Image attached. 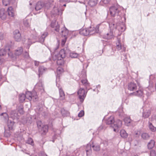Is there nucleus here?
<instances>
[{"instance_id":"nucleus-1","label":"nucleus","mask_w":156,"mask_h":156,"mask_svg":"<svg viewBox=\"0 0 156 156\" xmlns=\"http://www.w3.org/2000/svg\"><path fill=\"white\" fill-rule=\"evenodd\" d=\"M109 10L111 16L116 17L117 20L121 19L125 15V11L123 9L119 6H112L109 8Z\"/></svg>"},{"instance_id":"nucleus-2","label":"nucleus","mask_w":156,"mask_h":156,"mask_svg":"<svg viewBox=\"0 0 156 156\" xmlns=\"http://www.w3.org/2000/svg\"><path fill=\"white\" fill-rule=\"evenodd\" d=\"M77 93L80 101L81 103H83L86 96L87 91L85 92L84 88H80L78 90Z\"/></svg>"},{"instance_id":"nucleus-3","label":"nucleus","mask_w":156,"mask_h":156,"mask_svg":"<svg viewBox=\"0 0 156 156\" xmlns=\"http://www.w3.org/2000/svg\"><path fill=\"white\" fill-rule=\"evenodd\" d=\"M138 86L139 87L138 90L135 92L131 93V94L134 96H137L139 97H141L144 95L143 89L140 87V84L137 80H136Z\"/></svg>"},{"instance_id":"nucleus-4","label":"nucleus","mask_w":156,"mask_h":156,"mask_svg":"<svg viewBox=\"0 0 156 156\" xmlns=\"http://www.w3.org/2000/svg\"><path fill=\"white\" fill-rule=\"evenodd\" d=\"M25 95L26 98L30 101L33 98H35L36 99L37 98V94L36 92L33 91L32 93L30 92L27 91L26 92Z\"/></svg>"},{"instance_id":"nucleus-5","label":"nucleus","mask_w":156,"mask_h":156,"mask_svg":"<svg viewBox=\"0 0 156 156\" xmlns=\"http://www.w3.org/2000/svg\"><path fill=\"white\" fill-rule=\"evenodd\" d=\"M112 127L114 129V131L115 132L118 131V129L121 127L122 126V122L121 120L117 119L115 122Z\"/></svg>"},{"instance_id":"nucleus-6","label":"nucleus","mask_w":156,"mask_h":156,"mask_svg":"<svg viewBox=\"0 0 156 156\" xmlns=\"http://www.w3.org/2000/svg\"><path fill=\"white\" fill-rule=\"evenodd\" d=\"M116 49L118 51L122 50L123 51H125L126 48L124 47L123 44L121 43L120 40L119 39H118V40L116 43Z\"/></svg>"},{"instance_id":"nucleus-7","label":"nucleus","mask_w":156,"mask_h":156,"mask_svg":"<svg viewBox=\"0 0 156 156\" xmlns=\"http://www.w3.org/2000/svg\"><path fill=\"white\" fill-rule=\"evenodd\" d=\"M14 37L15 40L17 41H20L21 39V34L18 30H15L13 32Z\"/></svg>"},{"instance_id":"nucleus-8","label":"nucleus","mask_w":156,"mask_h":156,"mask_svg":"<svg viewBox=\"0 0 156 156\" xmlns=\"http://www.w3.org/2000/svg\"><path fill=\"white\" fill-rule=\"evenodd\" d=\"M51 27L53 28V30L56 32H59L60 26L58 24V22L56 23L55 21H52L51 24Z\"/></svg>"},{"instance_id":"nucleus-9","label":"nucleus","mask_w":156,"mask_h":156,"mask_svg":"<svg viewBox=\"0 0 156 156\" xmlns=\"http://www.w3.org/2000/svg\"><path fill=\"white\" fill-rule=\"evenodd\" d=\"M136 84L133 82H130L128 84V89L130 91H134L136 90Z\"/></svg>"},{"instance_id":"nucleus-10","label":"nucleus","mask_w":156,"mask_h":156,"mask_svg":"<svg viewBox=\"0 0 156 156\" xmlns=\"http://www.w3.org/2000/svg\"><path fill=\"white\" fill-rule=\"evenodd\" d=\"M151 114V111L149 109H145L143 108L142 117L144 119L148 118Z\"/></svg>"},{"instance_id":"nucleus-11","label":"nucleus","mask_w":156,"mask_h":156,"mask_svg":"<svg viewBox=\"0 0 156 156\" xmlns=\"http://www.w3.org/2000/svg\"><path fill=\"white\" fill-rule=\"evenodd\" d=\"M45 4L43 2L41 1L38 2L36 5L35 9L36 11H38L44 7Z\"/></svg>"},{"instance_id":"nucleus-12","label":"nucleus","mask_w":156,"mask_h":156,"mask_svg":"<svg viewBox=\"0 0 156 156\" xmlns=\"http://www.w3.org/2000/svg\"><path fill=\"white\" fill-rule=\"evenodd\" d=\"M61 33L62 37H67L69 30L65 26L61 28Z\"/></svg>"},{"instance_id":"nucleus-13","label":"nucleus","mask_w":156,"mask_h":156,"mask_svg":"<svg viewBox=\"0 0 156 156\" xmlns=\"http://www.w3.org/2000/svg\"><path fill=\"white\" fill-rule=\"evenodd\" d=\"M23 49L22 47H18L14 51V55L16 56L20 55L23 53Z\"/></svg>"},{"instance_id":"nucleus-14","label":"nucleus","mask_w":156,"mask_h":156,"mask_svg":"<svg viewBox=\"0 0 156 156\" xmlns=\"http://www.w3.org/2000/svg\"><path fill=\"white\" fill-rule=\"evenodd\" d=\"M9 50V48L8 47H5V48H2L0 49V56H4L7 52Z\"/></svg>"},{"instance_id":"nucleus-15","label":"nucleus","mask_w":156,"mask_h":156,"mask_svg":"<svg viewBox=\"0 0 156 156\" xmlns=\"http://www.w3.org/2000/svg\"><path fill=\"white\" fill-rule=\"evenodd\" d=\"M84 77L81 80V82L83 85L86 87L87 89V87L89 86V83H88L87 80L86 78V76L85 75H84Z\"/></svg>"},{"instance_id":"nucleus-16","label":"nucleus","mask_w":156,"mask_h":156,"mask_svg":"<svg viewBox=\"0 0 156 156\" xmlns=\"http://www.w3.org/2000/svg\"><path fill=\"white\" fill-rule=\"evenodd\" d=\"M55 57H61L62 58H65L66 57V53L65 50L64 49L61 50L59 53L57 55H55Z\"/></svg>"},{"instance_id":"nucleus-17","label":"nucleus","mask_w":156,"mask_h":156,"mask_svg":"<svg viewBox=\"0 0 156 156\" xmlns=\"http://www.w3.org/2000/svg\"><path fill=\"white\" fill-rule=\"evenodd\" d=\"M6 17L4 9L2 8L0 9V17L2 20H5Z\"/></svg>"},{"instance_id":"nucleus-18","label":"nucleus","mask_w":156,"mask_h":156,"mask_svg":"<svg viewBox=\"0 0 156 156\" xmlns=\"http://www.w3.org/2000/svg\"><path fill=\"white\" fill-rule=\"evenodd\" d=\"M48 33L45 32H44L41 35V36L39 39V42L41 43L44 42L45 38L48 36Z\"/></svg>"},{"instance_id":"nucleus-19","label":"nucleus","mask_w":156,"mask_h":156,"mask_svg":"<svg viewBox=\"0 0 156 156\" xmlns=\"http://www.w3.org/2000/svg\"><path fill=\"white\" fill-rule=\"evenodd\" d=\"M106 124L108 125H112L111 126L112 127V125L113 124H112V123L114 122V118L113 116H111L109 118H108L106 120Z\"/></svg>"},{"instance_id":"nucleus-20","label":"nucleus","mask_w":156,"mask_h":156,"mask_svg":"<svg viewBox=\"0 0 156 156\" xmlns=\"http://www.w3.org/2000/svg\"><path fill=\"white\" fill-rule=\"evenodd\" d=\"M46 68H45L43 66H40L39 67L38 69V72L39 73V77H40L43 74L44 72L46 70Z\"/></svg>"},{"instance_id":"nucleus-21","label":"nucleus","mask_w":156,"mask_h":156,"mask_svg":"<svg viewBox=\"0 0 156 156\" xmlns=\"http://www.w3.org/2000/svg\"><path fill=\"white\" fill-rule=\"evenodd\" d=\"M80 34L81 35L87 36L89 35V32L88 31V28L83 29L80 31Z\"/></svg>"},{"instance_id":"nucleus-22","label":"nucleus","mask_w":156,"mask_h":156,"mask_svg":"<svg viewBox=\"0 0 156 156\" xmlns=\"http://www.w3.org/2000/svg\"><path fill=\"white\" fill-rule=\"evenodd\" d=\"M114 35L112 32L110 31L108 33H107L104 35V38L107 39H111L113 38Z\"/></svg>"},{"instance_id":"nucleus-23","label":"nucleus","mask_w":156,"mask_h":156,"mask_svg":"<svg viewBox=\"0 0 156 156\" xmlns=\"http://www.w3.org/2000/svg\"><path fill=\"white\" fill-rule=\"evenodd\" d=\"M61 113L63 117H66L69 115V112L67 110H65L64 108H62L61 110Z\"/></svg>"},{"instance_id":"nucleus-24","label":"nucleus","mask_w":156,"mask_h":156,"mask_svg":"<svg viewBox=\"0 0 156 156\" xmlns=\"http://www.w3.org/2000/svg\"><path fill=\"white\" fill-rule=\"evenodd\" d=\"M7 11L9 16L11 17H13L14 16V10L12 7H9L7 9Z\"/></svg>"},{"instance_id":"nucleus-25","label":"nucleus","mask_w":156,"mask_h":156,"mask_svg":"<svg viewBox=\"0 0 156 156\" xmlns=\"http://www.w3.org/2000/svg\"><path fill=\"white\" fill-rule=\"evenodd\" d=\"M57 60V63L58 65H62L63 64V58L59 57H55Z\"/></svg>"},{"instance_id":"nucleus-26","label":"nucleus","mask_w":156,"mask_h":156,"mask_svg":"<svg viewBox=\"0 0 156 156\" xmlns=\"http://www.w3.org/2000/svg\"><path fill=\"white\" fill-rule=\"evenodd\" d=\"M59 94L60 99L62 100H63L65 98V94L62 88H59Z\"/></svg>"},{"instance_id":"nucleus-27","label":"nucleus","mask_w":156,"mask_h":156,"mask_svg":"<svg viewBox=\"0 0 156 156\" xmlns=\"http://www.w3.org/2000/svg\"><path fill=\"white\" fill-rule=\"evenodd\" d=\"M14 122L10 120H8L7 126L9 130L12 129Z\"/></svg>"},{"instance_id":"nucleus-28","label":"nucleus","mask_w":156,"mask_h":156,"mask_svg":"<svg viewBox=\"0 0 156 156\" xmlns=\"http://www.w3.org/2000/svg\"><path fill=\"white\" fill-rule=\"evenodd\" d=\"M155 141L154 140H151L147 144L148 148L149 149H151L154 146Z\"/></svg>"},{"instance_id":"nucleus-29","label":"nucleus","mask_w":156,"mask_h":156,"mask_svg":"<svg viewBox=\"0 0 156 156\" xmlns=\"http://www.w3.org/2000/svg\"><path fill=\"white\" fill-rule=\"evenodd\" d=\"M25 95L24 94H20L19 96V100L20 103L23 102L26 98Z\"/></svg>"},{"instance_id":"nucleus-30","label":"nucleus","mask_w":156,"mask_h":156,"mask_svg":"<svg viewBox=\"0 0 156 156\" xmlns=\"http://www.w3.org/2000/svg\"><path fill=\"white\" fill-rule=\"evenodd\" d=\"M97 3V0H90L88 4L89 5L92 7L95 6Z\"/></svg>"},{"instance_id":"nucleus-31","label":"nucleus","mask_w":156,"mask_h":156,"mask_svg":"<svg viewBox=\"0 0 156 156\" xmlns=\"http://www.w3.org/2000/svg\"><path fill=\"white\" fill-rule=\"evenodd\" d=\"M121 136L124 138H126L128 136V134L124 130H122L120 132Z\"/></svg>"},{"instance_id":"nucleus-32","label":"nucleus","mask_w":156,"mask_h":156,"mask_svg":"<svg viewBox=\"0 0 156 156\" xmlns=\"http://www.w3.org/2000/svg\"><path fill=\"white\" fill-rule=\"evenodd\" d=\"M131 121L130 118H126L124 119L125 124L127 126H129L130 125Z\"/></svg>"},{"instance_id":"nucleus-33","label":"nucleus","mask_w":156,"mask_h":156,"mask_svg":"<svg viewBox=\"0 0 156 156\" xmlns=\"http://www.w3.org/2000/svg\"><path fill=\"white\" fill-rule=\"evenodd\" d=\"M109 26L111 30H113L114 29H116L117 28V25L114 22H109Z\"/></svg>"},{"instance_id":"nucleus-34","label":"nucleus","mask_w":156,"mask_h":156,"mask_svg":"<svg viewBox=\"0 0 156 156\" xmlns=\"http://www.w3.org/2000/svg\"><path fill=\"white\" fill-rule=\"evenodd\" d=\"M88 31L89 32V34L91 35L97 32V30L96 28L94 27H90L88 28Z\"/></svg>"},{"instance_id":"nucleus-35","label":"nucleus","mask_w":156,"mask_h":156,"mask_svg":"<svg viewBox=\"0 0 156 156\" xmlns=\"http://www.w3.org/2000/svg\"><path fill=\"white\" fill-rule=\"evenodd\" d=\"M148 126L152 132H155L156 130V128L154 127L152 123L150 122H148Z\"/></svg>"},{"instance_id":"nucleus-36","label":"nucleus","mask_w":156,"mask_h":156,"mask_svg":"<svg viewBox=\"0 0 156 156\" xmlns=\"http://www.w3.org/2000/svg\"><path fill=\"white\" fill-rule=\"evenodd\" d=\"M142 138L144 140H147L149 139V135L147 133H142L141 135Z\"/></svg>"},{"instance_id":"nucleus-37","label":"nucleus","mask_w":156,"mask_h":156,"mask_svg":"<svg viewBox=\"0 0 156 156\" xmlns=\"http://www.w3.org/2000/svg\"><path fill=\"white\" fill-rule=\"evenodd\" d=\"M48 126L47 125H44L42 128V131L45 134L46 133L48 130Z\"/></svg>"},{"instance_id":"nucleus-38","label":"nucleus","mask_w":156,"mask_h":156,"mask_svg":"<svg viewBox=\"0 0 156 156\" xmlns=\"http://www.w3.org/2000/svg\"><path fill=\"white\" fill-rule=\"evenodd\" d=\"M1 116H3L4 120L5 121L9 120V116L7 113L5 112L2 113L1 114Z\"/></svg>"},{"instance_id":"nucleus-39","label":"nucleus","mask_w":156,"mask_h":156,"mask_svg":"<svg viewBox=\"0 0 156 156\" xmlns=\"http://www.w3.org/2000/svg\"><path fill=\"white\" fill-rule=\"evenodd\" d=\"M26 143L33 146L34 145V142L33 140L31 138H29L27 141Z\"/></svg>"},{"instance_id":"nucleus-40","label":"nucleus","mask_w":156,"mask_h":156,"mask_svg":"<svg viewBox=\"0 0 156 156\" xmlns=\"http://www.w3.org/2000/svg\"><path fill=\"white\" fill-rule=\"evenodd\" d=\"M78 56V54L74 52H71L70 53V56L72 58H76Z\"/></svg>"},{"instance_id":"nucleus-41","label":"nucleus","mask_w":156,"mask_h":156,"mask_svg":"<svg viewBox=\"0 0 156 156\" xmlns=\"http://www.w3.org/2000/svg\"><path fill=\"white\" fill-rule=\"evenodd\" d=\"M23 106H20L18 107V111L20 115H23L24 113Z\"/></svg>"},{"instance_id":"nucleus-42","label":"nucleus","mask_w":156,"mask_h":156,"mask_svg":"<svg viewBox=\"0 0 156 156\" xmlns=\"http://www.w3.org/2000/svg\"><path fill=\"white\" fill-rule=\"evenodd\" d=\"M86 152L87 155H88L89 154H90L91 152V147L90 146H88L87 147L86 149Z\"/></svg>"},{"instance_id":"nucleus-43","label":"nucleus","mask_w":156,"mask_h":156,"mask_svg":"<svg viewBox=\"0 0 156 156\" xmlns=\"http://www.w3.org/2000/svg\"><path fill=\"white\" fill-rule=\"evenodd\" d=\"M7 53L8 57L10 58H14V56H15L14 54H13V53L10 51V49L9 51H8Z\"/></svg>"},{"instance_id":"nucleus-44","label":"nucleus","mask_w":156,"mask_h":156,"mask_svg":"<svg viewBox=\"0 0 156 156\" xmlns=\"http://www.w3.org/2000/svg\"><path fill=\"white\" fill-rule=\"evenodd\" d=\"M11 0H2V3L3 5L6 6L9 5L11 2Z\"/></svg>"},{"instance_id":"nucleus-45","label":"nucleus","mask_w":156,"mask_h":156,"mask_svg":"<svg viewBox=\"0 0 156 156\" xmlns=\"http://www.w3.org/2000/svg\"><path fill=\"white\" fill-rule=\"evenodd\" d=\"M41 86L39 87L38 89L41 90L43 89V87H42V84L41 83H37L35 86V89H37L38 88V86Z\"/></svg>"},{"instance_id":"nucleus-46","label":"nucleus","mask_w":156,"mask_h":156,"mask_svg":"<svg viewBox=\"0 0 156 156\" xmlns=\"http://www.w3.org/2000/svg\"><path fill=\"white\" fill-rule=\"evenodd\" d=\"M23 57L25 59H28L30 58L29 53L25 51V53L23 54Z\"/></svg>"},{"instance_id":"nucleus-47","label":"nucleus","mask_w":156,"mask_h":156,"mask_svg":"<svg viewBox=\"0 0 156 156\" xmlns=\"http://www.w3.org/2000/svg\"><path fill=\"white\" fill-rule=\"evenodd\" d=\"M92 147L94 151H98L100 150V147L99 145H93Z\"/></svg>"},{"instance_id":"nucleus-48","label":"nucleus","mask_w":156,"mask_h":156,"mask_svg":"<svg viewBox=\"0 0 156 156\" xmlns=\"http://www.w3.org/2000/svg\"><path fill=\"white\" fill-rule=\"evenodd\" d=\"M156 152L153 150H152L150 151V156H156Z\"/></svg>"},{"instance_id":"nucleus-49","label":"nucleus","mask_w":156,"mask_h":156,"mask_svg":"<svg viewBox=\"0 0 156 156\" xmlns=\"http://www.w3.org/2000/svg\"><path fill=\"white\" fill-rule=\"evenodd\" d=\"M84 114V111L83 110H81L78 114L79 117H81L83 116Z\"/></svg>"},{"instance_id":"nucleus-50","label":"nucleus","mask_w":156,"mask_h":156,"mask_svg":"<svg viewBox=\"0 0 156 156\" xmlns=\"http://www.w3.org/2000/svg\"><path fill=\"white\" fill-rule=\"evenodd\" d=\"M35 41H32L30 39H29L28 40V43H27L28 45L29 46L28 48L30 47V45L31 44H32L33 43H35Z\"/></svg>"},{"instance_id":"nucleus-51","label":"nucleus","mask_w":156,"mask_h":156,"mask_svg":"<svg viewBox=\"0 0 156 156\" xmlns=\"http://www.w3.org/2000/svg\"><path fill=\"white\" fill-rule=\"evenodd\" d=\"M37 126L38 128L41 127L42 125V122L40 120H38L37 122Z\"/></svg>"},{"instance_id":"nucleus-52","label":"nucleus","mask_w":156,"mask_h":156,"mask_svg":"<svg viewBox=\"0 0 156 156\" xmlns=\"http://www.w3.org/2000/svg\"><path fill=\"white\" fill-rule=\"evenodd\" d=\"M64 39H62V42H61V45L62 46H63L64 45L66 42V39L67 38V37H64Z\"/></svg>"},{"instance_id":"nucleus-53","label":"nucleus","mask_w":156,"mask_h":156,"mask_svg":"<svg viewBox=\"0 0 156 156\" xmlns=\"http://www.w3.org/2000/svg\"><path fill=\"white\" fill-rule=\"evenodd\" d=\"M112 51V49L111 48H110L109 50L108 51V54L107 55L108 56H110L111 55H112L113 53V52Z\"/></svg>"},{"instance_id":"nucleus-54","label":"nucleus","mask_w":156,"mask_h":156,"mask_svg":"<svg viewBox=\"0 0 156 156\" xmlns=\"http://www.w3.org/2000/svg\"><path fill=\"white\" fill-rule=\"evenodd\" d=\"M111 0H101V2L105 4H108L109 3Z\"/></svg>"},{"instance_id":"nucleus-55","label":"nucleus","mask_w":156,"mask_h":156,"mask_svg":"<svg viewBox=\"0 0 156 156\" xmlns=\"http://www.w3.org/2000/svg\"><path fill=\"white\" fill-rule=\"evenodd\" d=\"M121 32H123L126 29L124 25H123L122 27H121Z\"/></svg>"},{"instance_id":"nucleus-56","label":"nucleus","mask_w":156,"mask_h":156,"mask_svg":"<svg viewBox=\"0 0 156 156\" xmlns=\"http://www.w3.org/2000/svg\"><path fill=\"white\" fill-rule=\"evenodd\" d=\"M71 0H59V2H69Z\"/></svg>"},{"instance_id":"nucleus-57","label":"nucleus","mask_w":156,"mask_h":156,"mask_svg":"<svg viewBox=\"0 0 156 156\" xmlns=\"http://www.w3.org/2000/svg\"><path fill=\"white\" fill-rule=\"evenodd\" d=\"M57 72H62L63 71L62 68L60 67H58L57 69Z\"/></svg>"},{"instance_id":"nucleus-58","label":"nucleus","mask_w":156,"mask_h":156,"mask_svg":"<svg viewBox=\"0 0 156 156\" xmlns=\"http://www.w3.org/2000/svg\"><path fill=\"white\" fill-rule=\"evenodd\" d=\"M39 62L35 61H34V65L35 66H37L39 65Z\"/></svg>"},{"instance_id":"nucleus-59","label":"nucleus","mask_w":156,"mask_h":156,"mask_svg":"<svg viewBox=\"0 0 156 156\" xmlns=\"http://www.w3.org/2000/svg\"><path fill=\"white\" fill-rule=\"evenodd\" d=\"M24 25L25 26H27L28 25V23L26 21H25V22L24 21Z\"/></svg>"},{"instance_id":"nucleus-60","label":"nucleus","mask_w":156,"mask_h":156,"mask_svg":"<svg viewBox=\"0 0 156 156\" xmlns=\"http://www.w3.org/2000/svg\"><path fill=\"white\" fill-rule=\"evenodd\" d=\"M57 86L58 88L59 89L60 88H62L61 87H60V85L59 84H58L57 83H56Z\"/></svg>"},{"instance_id":"nucleus-61","label":"nucleus","mask_w":156,"mask_h":156,"mask_svg":"<svg viewBox=\"0 0 156 156\" xmlns=\"http://www.w3.org/2000/svg\"><path fill=\"white\" fill-rule=\"evenodd\" d=\"M102 128V127H100L98 128V130H99L100 129H101Z\"/></svg>"},{"instance_id":"nucleus-62","label":"nucleus","mask_w":156,"mask_h":156,"mask_svg":"<svg viewBox=\"0 0 156 156\" xmlns=\"http://www.w3.org/2000/svg\"><path fill=\"white\" fill-rule=\"evenodd\" d=\"M3 38V37L1 36V37H0V40H2Z\"/></svg>"},{"instance_id":"nucleus-63","label":"nucleus","mask_w":156,"mask_h":156,"mask_svg":"<svg viewBox=\"0 0 156 156\" xmlns=\"http://www.w3.org/2000/svg\"><path fill=\"white\" fill-rule=\"evenodd\" d=\"M66 4H64V5H63V6H66Z\"/></svg>"},{"instance_id":"nucleus-64","label":"nucleus","mask_w":156,"mask_h":156,"mask_svg":"<svg viewBox=\"0 0 156 156\" xmlns=\"http://www.w3.org/2000/svg\"><path fill=\"white\" fill-rule=\"evenodd\" d=\"M54 2V0H52L51 2Z\"/></svg>"}]
</instances>
